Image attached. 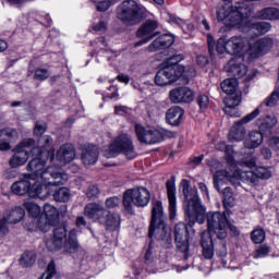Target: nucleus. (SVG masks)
I'll list each match as a JSON object with an SVG mask.
<instances>
[{
    "mask_svg": "<svg viewBox=\"0 0 279 279\" xmlns=\"http://www.w3.org/2000/svg\"><path fill=\"white\" fill-rule=\"evenodd\" d=\"M266 239V233L265 229L262 227H256L252 232H251V241L255 243L256 245H260Z\"/></svg>",
    "mask_w": 279,
    "mask_h": 279,
    "instance_id": "obj_42",
    "label": "nucleus"
},
{
    "mask_svg": "<svg viewBox=\"0 0 279 279\" xmlns=\"http://www.w3.org/2000/svg\"><path fill=\"white\" fill-rule=\"evenodd\" d=\"M166 189L168 193V199H169V213H170V219H175V182L174 181H167Z\"/></svg>",
    "mask_w": 279,
    "mask_h": 279,
    "instance_id": "obj_32",
    "label": "nucleus"
},
{
    "mask_svg": "<svg viewBox=\"0 0 279 279\" xmlns=\"http://www.w3.org/2000/svg\"><path fill=\"white\" fill-rule=\"evenodd\" d=\"M8 222L7 219L3 217L0 219V236H5L8 232H10V229L8 228Z\"/></svg>",
    "mask_w": 279,
    "mask_h": 279,
    "instance_id": "obj_57",
    "label": "nucleus"
},
{
    "mask_svg": "<svg viewBox=\"0 0 279 279\" xmlns=\"http://www.w3.org/2000/svg\"><path fill=\"white\" fill-rule=\"evenodd\" d=\"M223 104L226 105L223 111L229 117H241V112H239V109H236L238 106L241 105V96H231L223 100Z\"/></svg>",
    "mask_w": 279,
    "mask_h": 279,
    "instance_id": "obj_30",
    "label": "nucleus"
},
{
    "mask_svg": "<svg viewBox=\"0 0 279 279\" xmlns=\"http://www.w3.org/2000/svg\"><path fill=\"white\" fill-rule=\"evenodd\" d=\"M43 146L36 147V141L34 138H26L22 141L16 147L13 148V156L9 160L10 167L12 169H19V167H23L27 160H29V151L33 159L28 162L26 169L34 173L35 175H40V179L47 182L49 178H57L60 173L51 171V167L45 169V165H47L48 159L50 162L56 160L53 156L54 150L51 147V143H53V138L49 135H45L39 138V145Z\"/></svg>",
    "mask_w": 279,
    "mask_h": 279,
    "instance_id": "obj_1",
    "label": "nucleus"
},
{
    "mask_svg": "<svg viewBox=\"0 0 279 279\" xmlns=\"http://www.w3.org/2000/svg\"><path fill=\"white\" fill-rule=\"evenodd\" d=\"M49 179L43 180L40 174L36 175L34 172L24 174V177L11 185V191L14 195H28V197H38V199H47L49 197V186H51Z\"/></svg>",
    "mask_w": 279,
    "mask_h": 279,
    "instance_id": "obj_2",
    "label": "nucleus"
},
{
    "mask_svg": "<svg viewBox=\"0 0 279 279\" xmlns=\"http://www.w3.org/2000/svg\"><path fill=\"white\" fill-rule=\"evenodd\" d=\"M258 114H260V109L256 108L253 112L235 121L228 134L229 143H241V141H245V137L247 136L245 124L250 123V121H254Z\"/></svg>",
    "mask_w": 279,
    "mask_h": 279,
    "instance_id": "obj_9",
    "label": "nucleus"
},
{
    "mask_svg": "<svg viewBox=\"0 0 279 279\" xmlns=\"http://www.w3.org/2000/svg\"><path fill=\"white\" fill-rule=\"evenodd\" d=\"M260 154H262V156H264V158L266 160L271 159V156H272L271 149H269V148H262Z\"/></svg>",
    "mask_w": 279,
    "mask_h": 279,
    "instance_id": "obj_62",
    "label": "nucleus"
},
{
    "mask_svg": "<svg viewBox=\"0 0 279 279\" xmlns=\"http://www.w3.org/2000/svg\"><path fill=\"white\" fill-rule=\"evenodd\" d=\"M145 260L146 265H151L153 267H156V263H158V258H155L154 251L151 247H149L145 254Z\"/></svg>",
    "mask_w": 279,
    "mask_h": 279,
    "instance_id": "obj_49",
    "label": "nucleus"
},
{
    "mask_svg": "<svg viewBox=\"0 0 279 279\" xmlns=\"http://www.w3.org/2000/svg\"><path fill=\"white\" fill-rule=\"evenodd\" d=\"M184 60L183 54H174L166 60L162 71L166 73V77L170 84L178 82L182 75H184V65L180 64Z\"/></svg>",
    "mask_w": 279,
    "mask_h": 279,
    "instance_id": "obj_13",
    "label": "nucleus"
},
{
    "mask_svg": "<svg viewBox=\"0 0 279 279\" xmlns=\"http://www.w3.org/2000/svg\"><path fill=\"white\" fill-rule=\"evenodd\" d=\"M247 40L243 36H232L229 39L220 37L217 41L216 50L218 53H229V56H236L245 49Z\"/></svg>",
    "mask_w": 279,
    "mask_h": 279,
    "instance_id": "obj_11",
    "label": "nucleus"
},
{
    "mask_svg": "<svg viewBox=\"0 0 279 279\" xmlns=\"http://www.w3.org/2000/svg\"><path fill=\"white\" fill-rule=\"evenodd\" d=\"M151 199V194L146 187L140 186L133 190H126L123 195V206L130 215H134V206L145 208Z\"/></svg>",
    "mask_w": 279,
    "mask_h": 279,
    "instance_id": "obj_6",
    "label": "nucleus"
},
{
    "mask_svg": "<svg viewBox=\"0 0 279 279\" xmlns=\"http://www.w3.org/2000/svg\"><path fill=\"white\" fill-rule=\"evenodd\" d=\"M24 208H26L27 213L35 219V221H38V217H40V206H38L36 203H32L29 201L24 203Z\"/></svg>",
    "mask_w": 279,
    "mask_h": 279,
    "instance_id": "obj_43",
    "label": "nucleus"
},
{
    "mask_svg": "<svg viewBox=\"0 0 279 279\" xmlns=\"http://www.w3.org/2000/svg\"><path fill=\"white\" fill-rule=\"evenodd\" d=\"M270 147H272V149L276 151H279V137H272L270 140Z\"/></svg>",
    "mask_w": 279,
    "mask_h": 279,
    "instance_id": "obj_63",
    "label": "nucleus"
},
{
    "mask_svg": "<svg viewBox=\"0 0 279 279\" xmlns=\"http://www.w3.org/2000/svg\"><path fill=\"white\" fill-rule=\"evenodd\" d=\"M230 182L233 186H239L240 182L248 184V186H258V177L254 170L234 169L230 172L226 170L217 171L214 175V186L216 191H221V184Z\"/></svg>",
    "mask_w": 279,
    "mask_h": 279,
    "instance_id": "obj_4",
    "label": "nucleus"
},
{
    "mask_svg": "<svg viewBox=\"0 0 279 279\" xmlns=\"http://www.w3.org/2000/svg\"><path fill=\"white\" fill-rule=\"evenodd\" d=\"M36 263V252L35 251H26L22 254L20 258V265L22 267H32Z\"/></svg>",
    "mask_w": 279,
    "mask_h": 279,
    "instance_id": "obj_40",
    "label": "nucleus"
},
{
    "mask_svg": "<svg viewBox=\"0 0 279 279\" xmlns=\"http://www.w3.org/2000/svg\"><path fill=\"white\" fill-rule=\"evenodd\" d=\"M216 254L220 258H226L228 256V247L226 246V243L219 244V247L216 248Z\"/></svg>",
    "mask_w": 279,
    "mask_h": 279,
    "instance_id": "obj_55",
    "label": "nucleus"
},
{
    "mask_svg": "<svg viewBox=\"0 0 279 279\" xmlns=\"http://www.w3.org/2000/svg\"><path fill=\"white\" fill-rule=\"evenodd\" d=\"M110 5H112V2H110V0L96 1V10H98V12H106V10H109Z\"/></svg>",
    "mask_w": 279,
    "mask_h": 279,
    "instance_id": "obj_51",
    "label": "nucleus"
},
{
    "mask_svg": "<svg viewBox=\"0 0 279 279\" xmlns=\"http://www.w3.org/2000/svg\"><path fill=\"white\" fill-rule=\"evenodd\" d=\"M201 245L203 247V256L207 260H210L215 256V247L213 245V238L207 231L202 232Z\"/></svg>",
    "mask_w": 279,
    "mask_h": 279,
    "instance_id": "obj_26",
    "label": "nucleus"
},
{
    "mask_svg": "<svg viewBox=\"0 0 279 279\" xmlns=\"http://www.w3.org/2000/svg\"><path fill=\"white\" fill-rule=\"evenodd\" d=\"M66 243V227L61 225L53 230V238L46 242L49 252H58Z\"/></svg>",
    "mask_w": 279,
    "mask_h": 279,
    "instance_id": "obj_20",
    "label": "nucleus"
},
{
    "mask_svg": "<svg viewBox=\"0 0 279 279\" xmlns=\"http://www.w3.org/2000/svg\"><path fill=\"white\" fill-rule=\"evenodd\" d=\"M168 22L172 23V25H181L183 32H193L195 29V26L193 24H186V22L175 15H169Z\"/></svg>",
    "mask_w": 279,
    "mask_h": 279,
    "instance_id": "obj_41",
    "label": "nucleus"
},
{
    "mask_svg": "<svg viewBox=\"0 0 279 279\" xmlns=\"http://www.w3.org/2000/svg\"><path fill=\"white\" fill-rule=\"evenodd\" d=\"M101 225L106 226L107 230L110 232L119 230V228H121V214L107 210V215H105V220Z\"/></svg>",
    "mask_w": 279,
    "mask_h": 279,
    "instance_id": "obj_28",
    "label": "nucleus"
},
{
    "mask_svg": "<svg viewBox=\"0 0 279 279\" xmlns=\"http://www.w3.org/2000/svg\"><path fill=\"white\" fill-rule=\"evenodd\" d=\"M93 29L94 32H106V29H108V23L104 20H100L93 26Z\"/></svg>",
    "mask_w": 279,
    "mask_h": 279,
    "instance_id": "obj_58",
    "label": "nucleus"
},
{
    "mask_svg": "<svg viewBox=\"0 0 279 279\" xmlns=\"http://www.w3.org/2000/svg\"><path fill=\"white\" fill-rule=\"evenodd\" d=\"M180 191H182L186 205H185V219L189 226H195V223H204L206 221V208L202 206L199 195H197V189H191L189 180L183 179L180 184Z\"/></svg>",
    "mask_w": 279,
    "mask_h": 279,
    "instance_id": "obj_3",
    "label": "nucleus"
},
{
    "mask_svg": "<svg viewBox=\"0 0 279 279\" xmlns=\"http://www.w3.org/2000/svg\"><path fill=\"white\" fill-rule=\"evenodd\" d=\"M175 43V37L173 35L165 34L157 37L148 47L147 51L154 53L160 51V49H167Z\"/></svg>",
    "mask_w": 279,
    "mask_h": 279,
    "instance_id": "obj_23",
    "label": "nucleus"
},
{
    "mask_svg": "<svg viewBox=\"0 0 279 279\" xmlns=\"http://www.w3.org/2000/svg\"><path fill=\"white\" fill-rule=\"evenodd\" d=\"M151 221L150 225L156 226V223L167 222V216L165 215V210L162 208V202L153 201L151 202Z\"/></svg>",
    "mask_w": 279,
    "mask_h": 279,
    "instance_id": "obj_29",
    "label": "nucleus"
},
{
    "mask_svg": "<svg viewBox=\"0 0 279 279\" xmlns=\"http://www.w3.org/2000/svg\"><path fill=\"white\" fill-rule=\"evenodd\" d=\"M47 132V124L45 123H36L34 129L35 136H43Z\"/></svg>",
    "mask_w": 279,
    "mask_h": 279,
    "instance_id": "obj_56",
    "label": "nucleus"
},
{
    "mask_svg": "<svg viewBox=\"0 0 279 279\" xmlns=\"http://www.w3.org/2000/svg\"><path fill=\"white\" fill-rule=\"evenodd\" d=\"M274 47V39L271 37H263L250 46V53L253 58L265 56L269 49Z\"/></svg>",
    "mask_w": 279,
    "mask_h": 279,
    "instance_id": "obj_21",
    "label": "nucleus"
},
{
    "mask_svg": "<svg viewBox=\"0 0 279 279\" xmlns=\"http://www.w3.org/2000/svg\"><path fill=\"white\" fill-rule=\"evenodd\" d=\"M174 241L179 252H182L185 258H189V227L186 223L179 222L174 227Z\"/></svg>",
    "mask_w": 279,
    "mask_h": 279,
    "instance_id": "obj_18",
    "label": "nucleus"
},
{
    "mask_svg": "<svg viewBox=\"0 0 279 279\" xmlns=\"http://www.w3.org/2000/svg\"><path fill=\"white\" fill-rule=\"evenodd\" d=\"M171 104H191L195 99V92L186 86H179L169 92Z\"/></svg>",
    "mask_w": 279,
    "mask_h": 279,
    "instance_id": "obj_19",
    "label": "nucleus"
},
{
    "mask_svg": "<svg viewBox=\"0 0 279 279\" xmlns=\"http://www.w3.org/2000/svg\"><path fill=\"white\" fill-rule=\"evenodd\" d=\"M19 132L15 129L0 130V151H10V143L5 141H16Z\"/></svg>",
    "mask_w": 279,
    "mask_h": 279,
    "instance_id": "obj_25",
    "label": "nucleus"
},
{
    "mask_svg": "<svg viewBox=\"0 0 279 279\" xmlns=\"http://www.w3.org/2000/svg\"><path fill=\"white\" fill-rule=\"evenodd\" d=\"M196 64H198V66H206V64H208V58L202 54L197 56Z\"/></svg>",
    "mask_w": 279,
    "mask_h": 279,
    "instance_id": "obj_60",
    "label": "nucleus"
},
{
    "mask_svg": "<svg viewBox=\"0 0 279 279\" xmlns=\"http://www.w3.org/2000/svg\"><path fill=\"white\" fill-rule=\"evenodd\" d=\"M278 124V118L276 116H267L257 120L259 130H269Z\"/></svg>",
    "mask_w": 279,
    "mask_h": 279,
    "instance_id": "obj_38",
    "label": "nucleus"
},
{
    "mask_svg": "<svg viewBox=\"0 0 279 279\" xmlns=\"http://www.w3.org/2000/svg\"><path fill=\"white\" fill-rule=\"evenodd\" d=\"M86 195L88 199H96V197H99V187L97 185H89Z\"/></svg>",
    "mask_w": 279,
    "mask_h": 279,
    "instance_id": "obj_50",
    "label": "nucleus"
},
{
    "mask_svg": "<svg viewBox=\"0 0 279 279\" xmlns=\"http://www.w3.org/2000/svg\"><path fill=\"white\" fill-rule=\"evenodd\" d=\"M119 204H121V198H119L117 196L109 197L105 202L106 208H117V206H119Z\"/></svg>",
    "mask_w": 279,
    "mask_h": 279,
    "instance_id": "obj_52",
    "label": "nucleus"
},
{
    "mask_svg": "<svg viewBox=\"0 0 279 279\" xmlns=\"http://www.w3.org/2000/svg\"><path fill=\"white\" fill-rule=\"evenodd\" d=\"M216 149H218L219 151H226L229 158H232V154L234 153L232 146L226 144V142H219L216 145Z\"/></svg>",
    "mask_w": 279,
    "mask_h": 279,
    "instance_id": "obj_47",
    "label": "nucleus"
},
{
    "mask_svg": "<svg viewBox=\"0 0 279 279\" xmlns=\"http://www.w3.org/2000/svg\"><path fill=\"white\" fill-rule=\"evenodd\" d=\"M149 239H156L162 247H169L173 241L171 230L167 227V222H156L150 225L148 230Z\"/></svg>",
    "mask_w": 279,
    "mask_h": 279,
    "instance_id": "obj_14",
    "label": "nucleus"
},
{
    "mask_svg": "<svg viewBox=\"0 0 279 279\" xmlns=\"http://www.w3.org/2000/svg\"><path fill=\"white\" fill-rule=\"evenodd\" d=\"M253 172L255 173V178H257V182H259V180H269V178H271V171L265 167H257Z\"/></svg>",
    "mask_w": 279,
    "mask_h": 279,
    "instance_id": "obj_44",
    "label": "nucleus"
},
{
    "mask_svg": "<svg viewBox=\"0 0 279 279\" xmlns=\"http://www.w3.org/2000/svg\"><path fill=\"white\" fill-rule=\"evenodd\" d=\"M155 84L157 86H169V84H171L162 68L157 72L155 76Z\"/></svg>",
    "mask_w": 279,
    "mask_h": 279,
    "instance_id": "obj_45",
    "label": "nucleus"
},
{
    "mask_svg": "<svg viewBox=\"0 0 279 279\" xmlns=\"http://www.w3.org/2000/svg\"><path fill=\"white\" fill-rule=\"evenodd\" d=\"M228 217L226 214L220 211H209L207 213V229L210 239L217 236V239H226L228 236Z\"/></svg>",
    "mask_w": 279,
    "mask_h": 279,
    "instance_id": "obj_8",
    "label": "nucleus"
},
{
    "mask_svg": "<svg viewBox=\"0 0 279 279\" xmlns=\"http://www.w3.org/2000/svg\"><path fill=\"white\" fill-rule=\"evenodd\" d=\"M25 217V209L21 206H16L5 211L4 218L8 223H19Z\"/></svg>",
    "mask_w": 279,
    "mask_h": 279,
    "instance_id": "obj_34",
    "label": "nucleus"
},
{
    "mask_svg": "<svg viewBox=\"0 0 279 279\" xmlns=\"http://www.w3.org/2000/svg\"><path fill=\"white\" fill-rule=\"evenodd\" d=\"M223 195V206L225 208H233L236 205V197H234V193H232V189L225 187L222 191Z\"/></svg>",
    "mask_w": 279,
    "mask_h": 279,
    "instance_id": "obj_39",
    "label": "nucleus"
},
{
    "mask_svg": "<svg viewBox=\"0 0 279 279\" xmlns=\"http://www.w3.org/2000/svg\"><path fill=\"white\" fill-rule=\"evenodd\" d=\"M263 133L260 131H251L244 138L243 145L246 149H256L263 145Z\"/></svg>",
    "mask_w": 279,
    "mask_h": 279,
    "instance_id": "obj_27",
    "label": "nucleus"
},
{
    "mask_svg": "<svg viewBox=\"0 0 279 279\" xmlns=\"http://www.w3.org/2000/svg\"><path fill=\"white\" fill-rule=\"evenodd\" d=\"M250 31L255 36H263V34H267V32H271V23L269 22H257L252 23L250 25Z\"/></svg>",
    "mask_w": 279,
    "mask_h": 279,
    "instance_id": "obj_36",
    "label": "nucleus"
},
{
    "mask_svg": "<svg viewBox=\"0 0 279 279\" xmlns=\"http://www.w3.org/2000/svg\"><path fill=\"white\" fill-rule=\"evenodd\" d=\"M44 214L46 220L44 221L43 218L37 219V228L40 232H49L50 227H54L60 223V213L58 211V208L46 204L44 205Z\"/></svg>",
    "mask_w": 279,
    "mask_h": 279,
    "instance_id": "obj_15",
    "label": "nucleus"
},
{
    "mask_svg": "<svg viewBox=\"0 0 279 279\" xmlns=\"http://www.w3.org/2000/svg\"><path fill=\"white\" fill-rule=\"evenodd\" d=\"M49 77V71L46 69H37L35 71V80H40L41 82Z\"/></svg>",
    "mask_w": 279,
    "mask_h": 279,
    "instance_id": "obj_53",
    "label": "nucleus"
},
{
    "mask_svg": "<svg viewBox=\"0 0 279 279\" xmlns=\"http://www.w3.org/2000/svg\"><path fill=\"white\" fill-rule=\"evenodd\" d=\"M107 215L108 209H106L102 205L89 203L85 206V216L88 217V219H94V221L102 223Z\"/></svg>",
    "mask_w": 279,
    "mask_h": 279,
    "instance_id": "obj_22",
    "label": "nucleus"
},
{
    "mask_svg": "<svg viewBox=\"0 0 279 279\" xmlns=\"http://www.w3.org/2000/svg\"><path fill=\"white\" fill-rule=\"evenodd\" d=\"M117 16L124 25H138L143 21V9L134 0H124L117 8Z\"/></svg>",
    "mask_w": 279,
    "mask_h": 279,
    "instance_id": "obj_7",
    "label": "nucleus"
},
{
    "mask_svg": "<svg viewBox=\"0 0 279 279\" xmlns=\"http://www.w3.org/2000/svg\"><path fill=\"white\" fill-rule=\"evenodd\" d=\"M279 101V87H277L270 95V97L266 100V106L268 108H274L276 104Z\"/></svg>",
    "mask_w": 279,
    "mask_h": 279,
    "instance_id": "obj_46",
    "label": "nucleus"
},
{
    "mask_svg": "<svg viewBox=\"0 0 279 279\" xmlns=\"http://www.w3.org/2000/svg\"><path fill=\"white\" fill-rule=\"evenodd\" d=\"M207 43H208L209 56H214V53H215V39H213L211 36H208L207 37Z\"/></svg>",
    "mask_w": 279,
    "mask_h": 279,
    "instance_id": "obj_61",
    "label": "nucleus"
},
{
    "mask_svg": "<svg viewBox=\"0 0 279 279\" xmlns=\"http://www.w3.org/2000/svg\"><path fill=\"white\" fill-rule=\"evenodd\" d=\"M56 160H58L60 166L66 165L71 162V145L64 144L60 147V149L57 151Z\"/></svg>",
    "mask_w": 279,
    "mask_h": 279,
    "instance_id": "obj_35",
    "label": "nucleus"
},
{
    "mask_svg": "<svg viewBox=\"0 0 279 279\" xmlns=\"http://www.w3.org/2000/svg\"><path fill=\"white\" fill-rule=\"evenodd\" d=\"M135 134L137 141L145 145H155V143H160V141H162V133H160V131L145 128L142 124H135Z\"/></svg>",
    "mask_w": 279,
    "mask_h": 279,
    "instance_id": "obj_16",
    "label": "nucleus"
},
{
    "mask_svg": "<svg viewBox=\"0 0 279 279\" xmlns=\"http://www.w3.org/2000/svg\"><path fill=\"white\" fill-rule=\"evenodd\" d=\"M82 160L84 165H95L99 160V148L93 144L83 146Z\"/></svg>",
    "mask_w": 279,
    "mask_h": 279,
    "instance_id": "obj_24",
    "label": "nucleus"
},
{
    "mask_svg": "<svg viewBox=\"0 0 279 279\" xmlns=\"http://www.w3.org/2000/svg\"><path fill=\"white\" fill-rule=\"evenodd\" d=\"M196 102L198 104L201 110H206L210 105V98H208L206 95H199L196 99Z\"/></svg>",
    "mask_w": 279,
    "mask_h": 279,
    "instance_id": "obj_48",
    "label": "nucleus"
},
{
    "mask_svg": "<svg viewBox=\"0 0 279 279\" xmlns=\"http://www.w3.org/2000/svg\"><path fill=\"white\" fill-rule=\"evenodd\" d=\"M183 75L184 77H195V75H197V72H195V68L187 65L184 66Z\"/></svg>",
    "mask_w": 279,
    "mask_h": 279,
    "instance_id": "obj_59",
    "label": "nucleus"
},
{
    "mask_svg": "<svg viewBox=\"0 0 279 279\" xmlns=\"http://www.w3.org/2000/svg\"><path fill=\"white\" fill-rule=\"evenodd\" d=\"M256 19L259 21H278L279 9L276 7H267L256 12Z\"/></svg>",
    "mask_w": 279,
    "mask_h": 279,
    "instance_id": "obj_33",
    "label": "nucleus"
},
{
    "mask_svg": "<svg viewBox=\"0 0 279 279\" xmlns=\"http://www.w3.org/2000/svg\"><path fill=\"white\" fill-rule=\"evenodd\" d=\"M220 88L226 95H234L236 88H239V82L236 78H227L220 84Z\"/></svg>",
    "mask_w": 279,
    "mask_h": 279,
    "instance_id": "obj_37",
    "label": "nucleus"
},
{
    "mask_svg": "<svg viewBox=\"0 0 279 279\" xmlns=\"http://www.w3.org/2000/svg\"><path fill=\"white\" fill-rule=\"evenodd\" d=\"M119 154H124L129 160H133V158L138 156L134 148L132 137L126 133L118 135L109 145V148L105 150L104 156L105 158H117Z\"/></svg>",
    "mask_w": 279,
    "mask_h": 279,
    "instance_id": "obj_5",
    "label": "nucleus"
},
{
    "mask_svg": "<svg viewBox=\"0 0 279 279\" xmlns=\"http://www.w3.org/2000/svg\"><path fill=\"white\" fill-rule=\"evenodd\" d=\"M184 119V109L182 107H172L166 113V120L170 125H180Z\"/></svg>",
    "mask_w": 279,
    "mask_h": 279,
    "instance_id": "obj_31",
    "label": "nucleus"
},
{
    "mask_svg": "<svg viewBox=\"0 0 279 279\" xmlns=\"http://www.w3.org/2000/svg\"><path fill=\"white\" fill-rule=\"evenodd\" d=\"M225 69L233 80H241V77H245L244 82H252V80L256 77V70H251L247 73V66L243 64V59L241 58L231 59Z\"/></svg>",
    "mask_w": 279,
    "mask_h": 279,
    "instance_id": "obj_12",
    "label": "nucleus"
},
{
    "mask_svg": "<svg viewBox=\"0 0 279 279\" xmlns=\"http://www.w3.org/2000/svg\"><path fill=\"white\" fill-rule=\"evenodd\" d=\"M51 171L54 173H59V177L56 179L53 177H49L48 182H51L49 186V195L52 193V197L54 202H69L71 199V191L66 187H60L58 190H53V186H60V184H66L69 180V175L61 173L60 170L56 167H51Z\"/></svg>",
    "mask_w": 279,
    "mask_h": 279,
    "instance_id": "obj_10",
    "label": "nucleus"
},
{
    "mask_svg": "<svg viewBox=\"0 0 279 279\" xmlns=\"http://www.w3.org/2000/svg\"><path fill=\"white\" fill-rule=\"evenodd\" d=\"M267 254H269V247L262 245L256 250L254 258H263L264 256H267Z\"/></svg>",
    "mask_w": 279,
    "mask_h": 279,
    "instance_id": "obj_54",
    "label": "nucleus"
},
{
    "mask_svg": "<svg viewBox=\"0 0 279 279\" xmlns=\"http://www.w3.org/2000/svg\"><path fill=\"white\" fill-rule=\"evenodd\" d=\"M117 80L120 81L122 84H130V76L126 74H119Z\"/></svg>",
    "mask_w": 279,
    "mask_h": 279,
    "instance_id": "obj_64",
    "label": "nucleus"
},
{
    "mask_svg": "<svg viewBox=\"0 0 279 279\" xmlns=\"http://www.w3.org/2000/svg\"><path fill=\"white\" fill-rule=\"evenodd\" d=\"M155 29H158V21L148 20L144 24H142L137 32V38H143L142 40L135 44V47H141L142 45H147L149 40L156 38L158 33H154Z\"/></svg>",
    "mask_w": 279,
    "mask_h": 279,
    "instance_id": "obj_17",
    "label": "nucleus"
}]
</instances>
